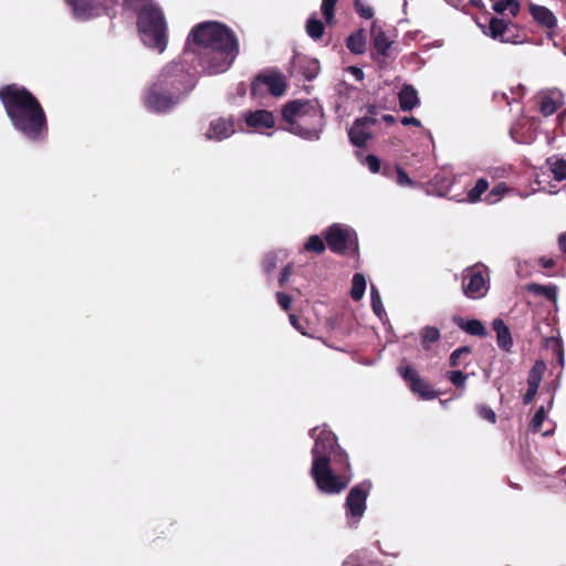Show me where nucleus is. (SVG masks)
<instances>
[{"mask_svg":"<svg viewBox=\"0 0 566 566\" xmlns=\"http://www.w3.org/2000/svg\"><path fill=\"white\" fill-rule=\"evenodd\" d=\"M315 444L312 449L311 476L317 489L327 494L340 493L350 482L348 457L337 444L335 434L325 428L311 431Z\"/></svg>","mask_w":566,"mask_h":566,"instance_id":"nucleus-1","label":"nucleus"},{"mask_svg":"<svg viewBox=\"0 0 566 566\" xmlns=\"http://www.w3.org/2000/svg\"><path fill=\"white\" fill-rule=\"evenodd\" d=\"M190 36L199 46L201 65L210 74L226 72L238 54V41L232 31L218 22L198 24Z\"/></svg>","mask_w":566,"mask_h":566,"instance_id":"nucleus-2","label":"nucleus"},{"mask_svg":"<svg viewBox=\"0 0 566 566\" xmlns=\"http://www.w3.org/2000/svg\"><path fill=\"white\" fill-rule=\"evenodd\" d=\"M0 99L15 129L32 140L41 137L45 130V115L29 91L9 85L0 90Z\"/></svg>","mask_w":566,"mask_h":566,"instance_id":"nucleus-3","label":"nucleus"},{"mask_svg":"<svg viewBox=\"0 0 566 566\" xmlns=\"http://www.w3.org/2000/svg\"><path fill=\"white\" fill-rule=\"evenodd\" d=\"M0 99L15 129L32 140L41 137L45 130V115L29 91L9 85L0 90Z\"/></svg>","mask_w":566,"mask_h":566,"instance_id":"nucleus-4","label":"nucleus"},{"mask_svg":"<svg viewBox=\"0 0 566 566\" xmlns=\"http://www.w3.org/2000/svg\"><path fill=\"white\" fill-rule=\"evenodd\" d=\"M195 86V77L184 64L171 62L159 73L145 96V105L151 112H166L174 107Z\"/></svg>","mask_w":566,"mask_h":566,"instance_id":"nucleus-5","label":"nucleus"},{"mask_svg":"<svg viewBox=\"0 0 566 566\" xmlns=\"http://www.w3.org/2000/svg\"><path fill=\"white\" fill-rule=\"evenodd\" d=\"M123 4L137 13L143 43L163 53L167 46V24L160 8L151 0H124Z\"/></svg>","mask_w":566,"mask_h":566,"instance_id":"nucleus-6","label":"nucleus"},{"mask_svg":"<svg viewBox=\"0 0 566 566\" xmlns=\"http://www.w3.org/2000/svg\"><path fill=\"white\" fill-rule=\"evenodd\" d=\"M286 130L304 139L317 140L323 129L321 107L311 101H293L282 109Z\"/></svg>","mask_w":566,"mask_h":566,"instance_id":"nucleus-7","label":"nucleus"},{"mask_svg":"<svg viewBox=\"0 0 566 566\" xmlns=\"http://www.w3.org/2000/svg\"><path fill=\"white\" fill-rule=\"evenodd\" d=\"M546 361L551 364L555 361L558 366H564V348L562 339L557 336L551 335L542 337L541 358L533 364V397L546 370Z\"/></svg>","mask_w":566,"mask_h":566,"instance_id":"nucleus-8","label":"nucleus"},{"mask_svg":"<svg viewBox=\"0 0 566 566\" xmlns=\"http://www.w3.org/2000/svg\"><path fill=\"white\" fill-rule=\"evenodd\" d=\"M461 287L468 298L480 300L484 297L489 291L486 269L480 264L464 269L461 274Z\"/></svg>","mask_w":566,"mask_h":566,"instance_id":"nucleus-9","label":"nucleus"},{"mask_svg":"<svg viewBox=\"0 0 566 566\" xmlns=\"http://www.w3.org/2000/svg\"><path fill=\"white\" fill-rule=\"evenodd\" d=\"M329 249L336 253H346L357 249V237L355 231L344 224L335 223L325 233Z\"/></svg>","mask_w":566,"mask_h":566,"instance_id":"nucleus-10","label":"nucleus"},{"mask_svg":"<svg viewBox=\"0 0 566 566\" xmlns=\"http://www.w3.org/2000/svg\"><path fill=\"white\" fill-rule=\"evenodd\" d=\"M77 19L86 20L101 13L109 14L118 0H66Z\"/></svg>","mask_w":566,"mask_h":566,"instance_id":"nucleus-11","label":"nucleus"},{"mask_svg":"<svg viewBox=\"0 0 566 566\" xmlns=\"http://www.w3.org/2000/svg\"><path fill=\"white\" fill-rule=\"evenodd\" d=\"M371 488L369 481H364L354 486L346 499L347 514L350 517L359 520L366 510V499Z\"/></svg>","mask_w":566,"mask_h":566,"instance_id":"nucleus-12","label":"nucleus"},{"mask_svg":"<svg viewBox=\"0 0 566 566\" xmlns=\"http://www.w3.org/2000/svg\"><path fill=\"white\" fill-rule=\"evenodd\" d=\"M265 87L272 95L281 96L284 94L286 84L284 76L277 72H268L260 74L252 83L251 93L256 96Z\"/></svg>","mask_w":566,"mask_h":566,"instance_id":"nucleus-13","label":"nucleus"},{"mask_svg":"<svg viewBox=\"0 0 566 566\" xmlns=\"http://www.w3.org/2000/svg\"><path fill=\"white\" fill-rule=\"evenodd\" d=\"M399 374L409 384L410 389L422 399H433L437 397L432 387L421 379L418 373L411 366L399 367Z\"/></svg>","mask_w":566,"mask_h":566,"instance_id":"nucleus-14","label":"nucleus"},{"mask_svg":"<svg viewBox=\"0 0 566 566\" xmlns=\"http://www.w3.org/2000/svg\"><path fill=\"white\" fill-rule=\"evenodd\" d=\"M376 124V119L369 116L359 118L350 127L348 136L353 145L363 147L371 137V126Z\"/></svg>","mask_w":566,"mask_h":566,"instance_id":"nucleus-15","label":"nucleus"},{"mask_svg":"<svg viewBox=\"0 0 566 566\" xmlns=\"http://www.w3.org/2000/svg\"><path fill=\"white\" fill-rule=\"evenodd\" d=\"M533 21L546 29L548 39L558 35L557 18L548 8L533 4Z\"/></svg>","mask_w":566,"mask_h":566,"instance_id":"nucleus-16","label":"nucleus"},{"mask_svg":"<svg viewBox=\"0 0 566 566\" xmlns=\"http://www.w3.org/2000/svg\"><path fill=\"white\" fill-rule=\"evenodd\" d=\"M234 133V124L231 119L217 118L210 122L205 136L209 140L220 142L230 137Z\"/></svg>","mask_w":566,"mask_h":566,"instance_id":"nucleus-17","label":"nucleus"},{"mask_svg":"<svg viewBox=\"0 0 566 566\" xmlns=\"http://www.w3.org/2000/svg\"><path fill=\"white\" fill-rule=\"evenodd\" d=\"M510 135L518 144H528L531 136L530 119L525 115L515 119L510 128Z\"/></svg>","mask_w":566,"mask_h":566,"instance_id":"nucleus-18","label":"nucleus"},{"mask_svg":"<svg viewBox=\"0 0 566 566\" xmlns=\"http://www.w3.org/2000/svg\"><path fill=\"white\" fill-rule=\"evenodd\" d=\"M245 122L250 127L255 129L272 128L274 126L272 113L264 109L247 114Z\"/></svg>","mask_w":566,"mask_h":566,"instance_id":"nucleus-19","label":"nucleus"},{"mask_svg":"<svg viewBox=\"0 0 566 566\" xmlns=\"http://www.w3.org/2000/svg\"><path fill=\"white\" fill-rule=\"evenodd\" d=\"M557 292L558 289L555 284H538L533 283V298L543 297L548 303V312L551 308L557 307Z\"/></svg>","mask_w":566,"mask_h":566,"instance_id":"nucleus-20","label":"nucleus"},{"mask_svg":"<svg viewBox=\"0 0 566 566\" xmlns=\"http://www.w3.org/2000/svg\"><path fill=\"white\" fill-rule=\"evenodd\" d=\"M493 329L496 333V344L497 346L505 350L510 352L513 345L512 336L510 328L501 318H495L492 323Z\"/></svg>","mask_w":566,"mask_h":566,"instance_id":"nucleus-21","label":"nucleus"},{"mask_svg":"<svg viewBox=\"0 0 566 566\" xmlns=\"http://www.w3.org/2000/svg\"><path fill=\"white\" fill-rule=\"evenodd\" d=\"M399 107L408 112L417 107L420 103L417 90L411 85H403L398 93Z\"/></svg>","mask_w":566,"mask_h":566,"instance_id":"nucleus-22","label":"nucleus"},{"mask_svg":"<svg viewBox=\"0 0 566 566\" xmlns=\"http://www.w3.org/2000/svg\"><path fill=\"white\" fill-rule=\"evenodd\" d=\"M562 105V99L558 93L549 92L541 96L539 112L543 116L553 115Z\"/></svg>","mask_w":566,"mask_h":566,"instance_id":"nucleus-23","label":"nucleus"},{"mask_svg":"<svg viewBox=\"0 0 566 566\" xmlns=\"http://www.w3.org/2000/svg\"><path fill=\"white\" fill-rule=\"evenodd\" d=\"M458 326L470 335L486 337L488 331L479 319H463L457 321Z\"/></svg>","mask_w":566,"mask_h":566,"instance_id":"nucleus-24","label":"nucleus"},{"mask_svg":"<svg viewBox=\"0 0 566 566\" xmlns=\"http://www.w3.org/2000/svg\"><path fill=\"white\" fill-rule=\"evenodd\" d=\"M295 67L303 71L306 80H312L318 74L319 65L316 60L308 57H298L295 62Z\"/></svg>","mask_w":566,"mask_h":566,"instance_id":"nucleus-25","label":"nucleus"},{"mask_svg":"<svg viewBox=\"0 0 566 566\" xmlns=\"http://www.w3.org/2000/svg\"><path fill=\"white\" fill-rule=\"evenodd\" d=\"M546 419V410L544 406L537 408L535 415L533 416V433L542 432V434L548 436L555 430V424L553 422L548 423V427L542 431V426L544 420Z\"/></svg>","mask_w":566,"mask_h":566,"instance_id":"nucleus-26","label":"nucleus"},{"mask_svg":"<svg viewBox=\"0 0 566 566\" xmlns=\"http://www.w3.org/2000/svg\"><path fill=\"white\" fill-rule=\"evenodd\" d=\"M546 164L548 165L551 172L554 175L555 180L560 181L566 179V158H547Z\"/></svg>","mask_w":566,"mask_h":566,"instance_id":"nucleus-27","label":"nucleus"},{"mask_svg":"<svg viewBox=\"0 0 566 566\" xmlns=\"http://www.w3.org/2000/svg\"><path fill=\"white\" fill-rule=\"evenodd\" d=\"M371 39L377 52L385 55L387 50L390 48V42L380 28L373 25Z\"/></svg>","mask_w":566,"mask_h":566,"instance_id":"nucleus-28","label":"nucleus"},{"mask_svg":"<svg viewBox=\"0 0 566 566\" xmlns=\"http://www.w3.org/2000/svg\"><path fill=\"white\" fill-rule=\"evenodd\" d=\"M509 31L507 25L503 22V20L492 18L489 23V31L486 32L493 39H500L501 41H507L509 39L505 36Z\"/></svg>","mask_w":566,"mask_h":566,"instance_id":"nucleus-29","label":"nucleus"},{"mask_svg":"<svg viewBox=\"0 0 566 566\" xmlns=\"http://www.w3.org/2000/svg\"><path fill=\"white\" fill-rule=\"evenodd\" d=\"M366 277L361 273H356L353 276L350 296L354 301H360L366 290Z\"/></svg>","mask_w":566,"mask_h":566,"instance_id":"nucleus-30","label":"nucleus"},{"mask_svg":"<svg viewBox=\"0 0 566 566\" xmlns=\"http://www.w3.org/2000/svg\"><path fill=\"white\" fill-rule=\"evenodd\" d=\"M347 48L350 52L355 54H361L365 52L366 48V38L363 31H358L347 39Z\"/></svg>","mask_w":566,"mask_h":566,"instance_id":"nucleus-31","label":"nucleus"},{"mask_svg":"<svg viewBox=\"0 0 566 566\" xmlns=\"http://www.w3.org/2000/svg\"><path fill=\"white\" fill-rule=\"evenodd\" d=\"M325 27L317 17L311 15L306 22V33L313 40H319L324 34Z\"/></svg>","mask_w":566,"mask_h":566,"instance_id":"nucleus-32","label":"nucleus"},{"mask_svg":"<svg viewBox=\"0 0 566 566\" xmlns=\"http://www.w3.org/2000/svg\"><path fill=\"white\" fill-rule=\"evenodd\" d=\"M493 9L499 13L509 12L512 15H515L518 10V3L516 0H499L494 2Z\"/></svg>","mask_w":566,"mask_h":566,"instance_id":"nucleus-33","label":"nucleus"},{"mask_svg":"<svg viewBox=\"0 0 566 566\" xmlns=\"http://www.w3.org/2000/svg\"><path fill=\"white\" fill-rule=\"evenodd\" d=\"M440 338V332L438 328L427 326L421 331V344L428 349L431 343H436Z\"/></svg>","mask_w":566,"mask_h":566,"instance_id":"nucleus-34","label":"nucleus"},{"mask_svg":"<svg viewBox=\"0 0 566 566\" xmlns=\"http://www.w3.org/2000/svg\"><path fill=\"white\" fill-rule=\"evenodd\" d=\"M489 182L481 178L476 181L475 186L468 192V201L476 202L481 199L482 193L486 191Z\"/></svg>","mask_w":566,"mask_h":566,"instance_id":"nucleus-35","label":"nucleus"},{"mask_svg":"<svg viewBox=\"0 0 566 566\" xmlns=\"http://www.w3.org/2000/svg\"><path fill=\"white\" fill-rule=\"evenodd\" d=\"M370 297H371V307H373L374 313L379 318H382V316L385 315V307L382 305V301H381L378 290L373 284L370 286Z\"/></svg>","mask_w":566,"mask_h":566,"instance_id":"nucleus-36","label":"nucleus"},{"mask_svg":"<svg viewBox=\"0 0 566 566\" xmlns=\"http://www.w3.org/2000/svg\"><path fill=\"white\" fill-rule=\"evenodd\" d=\"M326 249L324 240L319 235H311L304 245V250L308 252L323 253Z\"/></svg>","mask_w":566,"mask_h":566,"instance_id":"nucleus-37","label":"nucleus"},{"mask_svg":"<svg viewBox=\"0 0 566 566\" xmlns=\"http://www.w3.org/2000/svg\"><path fill=\"white\" fill-rule=\"evenodd\" d=\"M338 0H323L321 4V11L328 24L334 22V9Z\"/></svg>","mask_w":566,"mask_h":566,"instance_id":"nucleus-38","label":"nucleus"},{"mask_svg":"<svg viewBox=\"0 0 566 566\" xmlns=\"http://www.w3.org/2000/svg\"><path fill=\"white\" fill-rule=\"evenodd\" d=\"M284 258H286V254L284 252L280 253H269L263 261V269L265 272H271L276 268L277 261H282Z\"/></svg>","mask_w":566,"mask_h":566,"instance_id":"nucleus-39","label":"nucleus"},{"mask_svg":"<svg viewBox=\"0 0 566 566\" xmlns=\"http://www.w3.org/2000/svg\"><path fill=\"white\" fill-rule=\"evenodd\" d=\"M509 188L504 184L496 185L486 196L485 200L489 203L497 202L506 192Z\"/></svg>","mask_w":566,"mask_h":566,"instance_id":"nucleus-40","label":"nucleus"},{"mask_svg":"<svg viewBox=\"0 0 566 566\" xmlns=\"http://www.w3.org/2000/svg\"><path fill=\"white\" fill-rule=\"evenodd\" d=\"M448 378L455 387L463 389L465 387L468 376L460 370H453L448 374Z\"/></svg>","mask_w":566,"mask_h":566,"instance_id":"nucleus-41","label":"nucleus"},{"mask_svg":"<svg viewBox=\"0 0 566 566\" xmlns=\"http://www.w3.org/2000/svg\"><path fill=\"white\" fill-rule=\"evenodd\" d=\"M538 264L545 270V275H555V272H553L552 270L555 268L556 261L553 258L542 256L538 259Z\"/></svg>","mask_w":566,"mask_h":566,"instance_id":"nucleus-42","label":"nucleus"},{"mask_svg":"<svg viewBox=\"0 0 566 566\" xmlns=\"http://www.w3.org/2000/svg\"><path fill=\"white\" fill-rule=\"evenodd\" d=\"M471 353L470 347L463 346L455 349L450 356V365L458 366L462 356H468Z\"/></svg>","mask_w":566,"mask_h":566,"instance_id":"nucleus-43","label":"nucleus"},{"mask_svg":"<svg viewBox=\"0 0 566 566\" xmlns=\"http://www.w3.org/2000/svg\"><path fill=\"white\" fill-rule=\"evenodd\" d=\"M365 163L371 172H378L380 170L381 163L377 156L368 155Z\"/></svg>","mask_w":566,"mask_h":566,"instance_id":"nucleus-44","label":"nucleus"},{"mask_svg":"<svg viewBox=\"0 0 566 566\" xmlns=\"http://www.w3.org/2000/svg\"><path fill=\"white\" fill-rule=\"evenodd\" d=\"M478 410L479 415L489 422L494 423L496 421V415L491 408L481 406Z\"/></svg>","mask_w":566,"mask_h":566,"instance_id":"nucleus-45","label":"nucleus"},{"mask_svg":"<svg viewBox=\"0 0 566 566\" xmlns=\"http://www.w3.org/2000/svg\"><path fill=\"white\" fill-rule=\"evenodd\" d=\"M397 184L402 187L412 186L413 181L409 178L407 172L401 168H397Z\"/></svg>","mask_w":566,"mask_h":566,"instance_id":"nucleus-46","label":"nucleus"},{"mask_svg":"<svg viewBox=\"0 0 566 566\" xmlns=\"http://www.w3.org/2000/svg\"><path fill=\"white\" fill-rule=\"evenodd\" d=\"M276 301H277L279 305L281 306V308L284 311H287L292 303V298L283 292L276 293Z\"/></svg>","mask_w":566,"mask_h":566,"instance_id":"nucleus-47","label":"nucleus"},{"mask_svg":"<svg viewBox=\"0 0 566 566\" xmlns=\"http://www.w3.org/2000/svg\"><path fill=\"white\" fill-rule=\"evenodd\" d=\"M292 273V264H286L280 275V284L283 285Z\"/></svg>","mask_w":566,"mask_h":566,"instance_id":"nucleus-48","label":"nucleus"},{"mask_svg":"<svg viewBox=\"0 0 566 566\" xmlns=\"http://www.w3.org/2000/svg\"><path fill=\"white\" fill-rule=\"evenodd\" d=\"M357 12L361 18L365 19H370L374 15V11L370 7L360 6L359 8H357Z\"/></svg>","mask_w":566,"mask_h":566,"instance_id":"nucleus-49","label":"nucleus"},{"mask_svg":"<svg viewBox=\"0 0 566 566\" xmlns=\"http://www.w3.org/2000/svg\"><path fill=\"white\" fill-rule=\"evenodd\" d=\"M347 71L355 77V80H357V81L364 80V72L361 69H359L357 66H349L347 69Z\"/></svg>","mask_w":566,"mask_h":566,"instance_id":"nucleus-50","label":"nucleus"},{"mask_svg":"<svg viewBox=\"0 0 566 566\" xmlns=\"http://www.w3.org/2000/svg\"><path fill=\"white\" fill-rule=\"evenodd\" d=\"M557 244L559 250L566 254V231L562 232L557 238Z\"/></svg>","mask_w":566,"mask_h":566,"instance_id":"nucleus-51","label":"nucleus"},{"mask_svg":"<svg viewBox=\"0 0 566 566\" xmlns=\"http://www.w3.org/2000/svg\"><path fill=\"white\" fill-rule=\"evenodd\" d=\"M533 179L538 185L539 190H545V186L543 185L545 182V179L541 178V175L536 171L535 167H533Z\"/></svg>","mask_w":566,"mask_h":566,"instance_id":"nucleus-52","label":"nucleus"},{"mask_svg":"<svg viewBox=\"0 0 566 566\" xmlns=\"http://www.w3.org/2000/svg\"><path fill=\"white\" fill-rule=\"evenodd\" d=\"M401 124L405 125V126H408V125H413L416 127H420L421 126L420 120L417 119L416 117H403L401 119Z\"/></svg>","mask_w":566,"mask_h":566,"instance_id":"nucleus-53","label":"nucleus"},{"mask_svg":"<svg viewBox=\"0 0 566 566\" xmlns=\"http://www.w3.org/2000/svg\"><path fill=\"white\" fill-rule=\"evenodd\" d=\"M290 322H291V324H292V325H293L297 331H300L302 334H305V333L303 332L302 327L300 326V324H298V319H297V317H296L295 315H293V314H291V315H290Z\"/></svg>","mask_w":566,"mask_h":566,"instance_id":"nucleus-54","label":"nucleus"},{"mask_svg":"<svg viewBox=\"0 0 566 566\" xmlns=\"http://www.w3.org/2000/svg\"><path fill=\"white\" fill-rule=\"evenodd\" d=\"M531 399H532L531 387H528L527 390L525 391L524 396H523V401H524L525 405H528V403H531Z\"/></svg>","mask_w":566,"mask_h":566,"instance_id":"nucleus-55","label":"nucleus"},{"mask_svg":"<svg viewBox=\"0 0 566 566\" xmlns=\"http://www.w3.org/2000/svg\"><path fill=\"white\" fill-rule=\"evenodd\" d=\"M525 92H526V88L522 85H518L517 91L516 92L512 91V94L516 95V96H523L525 94Z\"/></svg>","mask_w":566,"mask_h":566,"instance_id":"nucleus-56","label":"nucleus"},{"mask_svg":"<svg viewBox=\"0 0 566 566\" xmlns=\"http://www.w3.org/2000/svg\"><path fill=\"white\" fill-rule=\"evenodd\" d=\"M382 120L388 124H392V123H395V117L392 115L387 114V115L382 116Z\"/></svg>","mask_w":566,"mask_h":566,"instance_id":"nucleus-57","label":"nucleus"},{"mask_svg":"<svg viewBox=\"0 0 566 566\" xmlns=\"http://www.w3.org/2000/svg\"><path fill=\"white\" fill-rule=\"evenodd\" d=\"M517 274H518L520 276H525V275H527V273H525V274L523 273V269H522V265H521V264H518V266H517Z\"/></svg>","mask_w":566,"mask_h":566,"instance_id":"nucleus-58","label":"nucleus"},{"mask_svg":"<svg viewBox=\"0 0 566 566\" xmlns=\"http://www.w3.org/2000/svg\"><path fill=\"white\" fill-rule=\"evenodd\" d=\"M240 93L244 94V86L242 84L239 85Z\"/></svg>","mask_w":566,"mask_h":566,"instance_id":"nucleus-59","label":"nucleus"},{"mask_svg":"<svg viewBox=\"0 0 566 566\" xmlns=\"http://www.w3.org/2000/svg\"><path fill=\"white\" fill-rule=\"evenodd\" d=\"M553 405V398H549L548 406L551 407Z\"/></svg>","mask_w":566,"mask_h":566,"instance_id":"nucleus-60","label":"nucleus"},{"mask_svg":"<svg viewBox=\"0 0 566 566\" xmlns=\"http://www.w3.org/2000/svg\"><path fill=\"white\" fill-rule=\"evenodd\" d=\"M502 97H503V98H507V99H509V97L506 96V94H505V93H503V94H502Z\"/></svg>","mask_w":566,"mask_h":566,"instance_id":"nucleus-61","label":"nucleus"}]
</instances>
